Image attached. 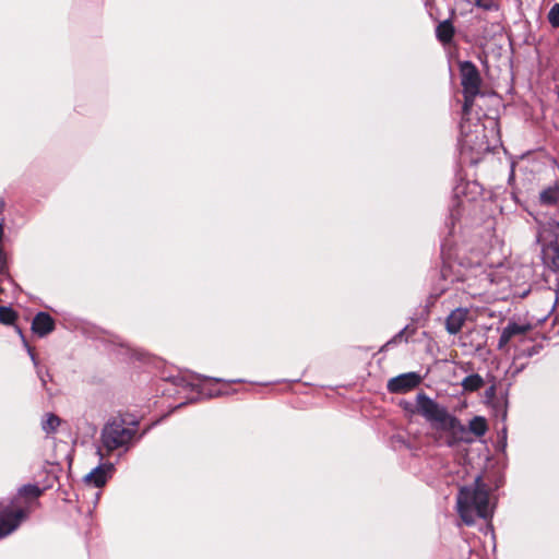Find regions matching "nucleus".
<instances>
[{"label": "nucleus", "mask_w": 559, "mask_h": 559, "mask_svg": "<svg viewBox=\"0 0 559 559\" xmlns=\"http://www.w3.org/2000/svg\"><path fill=\"white\" fill-rule=\"evenodd\" d=\"M475 5L485 11L498 10V4L495 2V0H475Z\"/></svg>", "instance_id": "obj_22"}, {"label": "nucleus", "mask_w": 559, "mask_h": 559, "mask_svg": "<svg viewBox=\"0 0 559 559\" xmlns=\"http://www.w3.org/2000/svg\"><path fill=\"white\" fill-rule=\"evenodd\" d=\"M436 34L437 38L443 44L450 43L454 35V27L450 21H443L438 24Z\"/></svg>", "instance_id": "obj_14"}, {"label": "nucleus", "mask_w": 559, "mask_h": 559, "mask_svg": "<svg viewBox=\"0 0 559 559\" xmlns=\"http://www.w3.org/2000/svg\"><path fill=\"white\" fill-rule=\"evenodd\" d=\"M461 206H462V202L457 201L456 204L453 205V207L451 209L450 219H451L452 227H454L455 222L460 219Z\"/></svg>", "instance_id": "obj_24"}, {"label": "nucleus", "mask_w": 559, "mask_h": 559, "mask_svg": "<svg viewBox=\"0 0 559 559\" xmlns=\"http://www.w3.org/2000/svg\"><path fill=\"white\" fill-rule=\"evenodd\" d=\"M421 382V377L416 372L402 373L388 382V390L392 393H404L416 388Z\"/></svg>", "instance_id": "obj_9"}, {"label": "nucleus", "mask_w": 559, "mask_h": 559, "mask_svg": "<svg viewBox=\"0 0 559 559\" xmlns=\"http://www.w3.org/2000/svg\"><path fill=\"white\" fill-rule=\"evenodd\" d=\"M489 122H490V124H491V133H493V132H495V129H496V127H497V121H496V120H493V119H490V120H489Z\"/></svg>", "instance_id": "obj_26"}, {"label": "nucleus", "mask_w": 559, "mask_h": 559, "mask_svg": "<svg viewBox=\"0 0 559 559\" xmlns=\"http://www.w3.org/2000/svg\"><path fill=\"white\" fill-rule=\"evenodd\" d=\"M114 471V465L108 464H99L95 468H93L88 474L85 475L84 481L87 485L94 486L96 488L103 487L107 480L111 477Z\"/></svg>", "instance_id": "obj_10"}, {"label": "nucleus", "mask_w": 559, "mask_h": 559, "mask_svg": "<svg viewBox=\"0 0 559 559\" xmlns=\"http://www.w3.org/2000/svg\"><path fill=\"white\" fill-rule=\"evenodd\" d=\"M493 392V388H490V390L488 391V394H491Z\"/></svg>", "instance_id": "obj_29"}, {"label": "nucleus", "mask_w": 559, "mask_h": 559, "mask_svg": "<svg viewBox=\"0 0 559 559\" xmlns=\"http://www.w3.org/2000/svg\"><path fill=\"white\" fill-rule=\"evenodd\" d=\"M456 511L464 522L471 526L476 519H489L492 515V508L489 502V491L477 476L473 484L460 488L456 496Z\"/></svg>", "instance_id": "obj_3"}, {"label": "nucleus", "mask_w": 559, "mask_h": 559, "mask_svg": "<svg viewBox=\"0 0 559 559\" xmlns=\"http://www.w3.org/2000/svg\"><path fill=\"white\" fill-rule=\"evenodd\" d=\"M493 392V388H490V390L488 391V394H491Z\"/></svg>", "instance_id": "obj_30"}, {"label": "nucleus", "mask_w": 559, "mask_h": 559, "mask_svg": "<svg viewBox=\"0 0 559 559\" xmlns=\"http://www.w3.org/2000/svg\"><path fill=\"white\" fill-rule=\"evenodd\" d=\"M404 409L420 415L430 426L444 433L443 443L448 447H454L464 440L466 428L447 407L436 402L425 392L417 393L415 403L405 402Z\"/></svg>", "instance_id": "obj_1"}, {"label": "nucleus", "mask_w": 559, "mask_h": 559, "mask_svg": "<svg viewBox=\"0 0 559 559\" xmlns=\"http://www.w3.org/2000/svg\"><path fill=\"white\" fill-rule=\"evenodd\" d=\"M7 273V259L3 250L0 248V278Z\"/></svg>", "instance_id": "obj_25"}, {"label": "nucleus", "mask_w": 559, "mask_h": 559, "mask_svg": "<svg viewBox=\"0 0 559 559\" xmlns=\"http://www.w3.org/2000/svg\"><path fill=\"white\" fill-rule=\"evenodd\" d=\"M540 203L544 205H554L559 200V187H549L540 192Z\"/></svg>", "instance_id": "obj_16"}, {"label": "nucleus", "mask_w": 559, "mask_h": 559, "mask_svg": "<svg viewBox=\"0 0 559 559\" xmlns=\"http://www.w3.org/2000/svg\"><path fill=\"white\" fill-rule=\"evenodd\" d=\"M468 310L466 308H456L445 319V330L449 334H457L467 320Z\"/></svg>", "instance_id": "obj_11"}, {"label": "nucleus", "mask_w": 559, "mask_h": 559, "mask_svg": "<svg viewBox=\"0 0 559 559\" xmlns=\"http://www.w3.org/2000/svg\"><path fill=\"white\" fill-rule=\"evenodd\" d=\"M484 379L478 373H473L465 377L462 380L461 385L464 391L473 392L480 389L484 385Z\"/></svg>", "instance_id": "obj_15"}, {"label": "nucleus", "mask_w": 559, "mask_h": 559, "mask_svg": "<svg viewBox=\"0 0 559 559\" xmlns=\"http://www.w3.org/2000/svg\"><path fill=\"white\" fill-rule=\"evenodd\" d=\"M60 418L55 414H47L46 418L41 421V428L47 433H52L60 425Z\"/></svg>", "instance_id": "obj_18"}, {"label": "nucleus", "mask_w": 559, "mask_h": 559, "mask_svg": "<svg viewBox=\"0 0 559 559\" xmlns=\"http://www.w3.org/2000/svg\"><path fill=\"white\" fill-rule=\"evenodd\" d=\"M16 319V313L10 307H0V322L12 324Z\"/></svg>", "instance_id": "obj_20"}, {"label": "nucleus", "mask_w": 559, "mask_h": 559, "mask_svg": "<svg viewBox=\"0 0 559 559\" xmlns=\"http://www.w3.org/2000/svg\"><path fill=\"white\" fill-rule=\"evenodd\" d=\"M537 241L542 246L545 259L549 260L555 269H559V223L549 221L539 227Z\"/></svg>", "instance_id": "obj_7"}, {"label": "nucleus", "mask_w": 559, "mask_h": 559, "mask_svg": "<svg viewBox=\"0 0 559 559\" xmlns=\"http://www.w3.org/2000/svg\"><path fill=\"white\" fill-rule=\"evenodd\" d=\"M548 21L554 27H559V3H555L548 12Z\"/></svg>", "instance_id": "obj_21"}, {"label": "nucleus", "mask_w": 559, "mask_h": 559, "mask_svg": "<svg viewBox=\"0 0 559 559\" xmlns=\"http://www.w3.org/2000/svg\"><path fill=\"white\" fill-rule=\"evenodd\" d=\"M4 209V201L2 198H0V213L3 211Z\"/></svg>", "instance_id": "obj_27"}, {"label": "nucleus", "mask_w": 559, "mask_h": 559, "mask_svg": "<svg viewBox=\"0 0 559 559\" xmlns=\"http://www.w3.org/2000/svg\"><path fill=\"white\" fill-rule=\"evenodd\" d=\"M461 138L460 144L462 150H468L476 153L488 152L491 148V141L488 134H486V126L480 123L472 124L469 121V115L464 117L462 111V121L460 124Z\"/></svg>", "instance_id": "obj_4"}, {"label": "nucleus", "mask_w": 559, "mask_h": 559, "mask_svg": "<svg viewBox=\"0 0 559 559\" xmlns=\"http://www.w3.org/2000/svg\"><path fill=\"white\" fill-rule=\"evenodd\" d=\"M135 432V428L127 427L122 419H112L102 429V444L107 452H112L120 448L128 450Z\"/></svg>", "instance_id": "obj_5"}, {"label": "nucleus", "mask_w": 559, "mask_h": 559, "mask_svg": "<svg viewBox=\"0 0 559 559\" xmlns=\"http://www.w3.org/2000/svg\"><path fill=\"white\" fill-rule=\"evenodd\" d=\"M469 431L476 437H483L487 431V423L484 417H474L468 425Z\"/></svg>", "instance_id": "obj_17"}, {"label": "nucleus", "mask_w": 559, "mask_h": 559, "mask_svg": "<svg viewBox=\"0 0 559 559\" xmlns=\"http://www.w3.org/2000/svg\"><path fill=\"white\" fill-rule=\"evenodd\" d=\"M43 493L37 485L22 486L13 499L0 500V538L12 534L28 516L33 502Z\"/></svg>", "instance_id": "obj_2"}, {"label": "nucleus", "mask_w": 559, "mask_h": 559, "mask_svg": "<svg viewBox=\"0 0 559 559\" xmlns=\"http://www.w3.org/2000/svg\"><path fill=\"white\" fill-rule=\"evenodd\" d=\"M461 84L464 94L463 110L464 117L471 115L475 97L480 92L481 79L475 64L471 61L460 63Z\"/></svg>", "instance_id": "obj_6"}, {"label": "nucleus", "mask_w": 559, "mask_h": 559, "mask_svg": "<svg viewBox=\"0 0 559 559\" xmlns=\"http://www.w3.org/2000/svg\"><path fill=\"white\" fill-rule=\"evenodd\" d=\"M26 347H27V352H28V354H29V357H31V359H32V361H33L34 366L36 367L37 376L39 377V379H40V381H41L43 386H45V385H46V378L44 377V374H43V372H41V369H40V368H38V361H37V359H36V356H35V354L33 353V350L31 349V347H28L27 345H26Z\"/></svg>", "instance_id": "obj_23"}, {"label": "nucleus", "mask_w": 559, "mask_h": 559, "mask_svg": "<svg viewBox=\"0 0 559 559\" xmlns=\"http://www.w3.org/2000/svg\"><path fill=\"white\" fill-rule=\"evenodd\" d=\"M415 330L412 329L409 330L408 326H405L403 330H401L396 335H394L390 341H388L383 348H388L390 347L392 344H396L397 342L402 341V338H404L406 342L408 340V337L414 334Z\"/></svg>", "instance_id": "obj_19"}, {"label": "nucleus", "mask_w": 559, "mask_h": 559, "mask_svg": "<svg viewBox=\"0 0 559 559\" xmlns=\"http://www.w3.org/2000/svg\"><path fill=\"white\" fill-rule=\"evenodd\" d=\"M231 382H233V383H234V382H242V380L236 379V380H233Z\"/></svg>", "instance_id": "obj_28"}, {"label": "nucleus", "mask_w": 559, "mask_h": 559, "mask_svg": "<svg viewBox=\"0 0 559 559\" xmlns=\"http://www.w3.org/2000/svg\"><path fill=\"white\" fill-rule=\"evenodd\" d=\"M531 330L530 324H519L515 322H509L502 330L498 347L503 348L514 336L524 335Z\"/></svg>", "instance_id": "obj_12"}, {"label": "nucleus", "mask_w": 559, "mask_h": 559, "mask_svg": "<svg viewBox=\"0 0 559 559\" xmlns=\"http://www.w3.org/2000/svg\"><path fill=\"white\" fill-rule=\"evenodd\" d=\"M210 382L226 383L224 380L218 379V378H209V377H205L202 374H192L190 377H183V378L178 379L176 381V384L183 389H190L191 391H195L198 394L204 395L207 397L219 396V395L224 394V392L221 390H213V389L209 388Z\"/></svg>", "instance_id": "obj_8"}, {"label": "nucleus", "mask_w": 559, "mask_h": 559, "mask_svg": "<svg viewBox=\"0 0 559 559\" xmlns=\"http://www.w3.org/2000/svg\"><path fill=\"white\" fill-rule=\"evenodd\" d=\"M55 329V321L50 314L39 312L35 316L32 322V330L38 336H46Z\"/></svg>", "instance_id": "obj_13"}]
</instances>
